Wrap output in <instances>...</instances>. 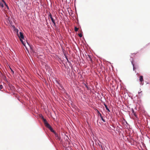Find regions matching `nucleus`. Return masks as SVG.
Masks as SVG:
<instances>
[{"label":"nucleus","instance_id":"f257e3e1","mask_svg":"<svg viewBox=\"0 0 150 150\" xmlns=\"http://www.w3.org/2000/svg\"><path fill=\"white\" fill-rule=\"evenodd\" d=\"M39 116L40 117V118L42 120L44 124L46 127L49 129L50 131L52 132H53V133H55V131L53 130L52 127L48 123L46 120L44 118L42 115V114H40Z\"/></svg>","mask_w":150,"mask_h":150},{"label":"nucleus","instance_id":"f03ea898","mask_svg":"<svg viewBox=\"0 0 150 150\" xmlns=\"http://www.w3.org/2000/svg\"><path fill=\"white\" fill-rule=\"evenodd\" d=\"M48 18L49 19V18L51 19L52 23L55 22V20L53 18L51 13L50 12L49 13Z\"/></svg>","mask_w":150,"mask_h":150},{"label":"nucleus","instance_id":"7ed1b4c3","mask_svg":"<svg viewBox=\"0 0 150 150\" xmlns=\"http://www.w3.org/2000/svg\"><path fill=\"white\" fill-rule=\"evenodd\" d=\"M55 135V137L56 140L60 141L61 140V138L60 136L56 132L54 133Z\"/></svg>","mask_w":150,"mask_h":150},{"label":"nucleus","instance_id":"20e7f679","mask_svg":"<svg viewBox=\"0 0 150 150\" xmlns=\"http://www.w3.org/2000/svg\"><path fill=\"white\" fill-rule=\"evenodd\" d=\"M96 110L97 112L98 116H100V117L101 118V120L103 122H105V119L103 118V116L100 113V112L97 109H96Z\"/></svg>","mask_w":150,"mask_h":150},{"label":"nucleus","instance_id":"39448f33","mask_svg":"<svg viewBox=\"0 0 150 150\" xmlns=\"http://www.w3.org/2000/svg\"><path fill=\"white\" fill-rule=\"evenodd\" d=\"M120 126L119 127V126H117V127H116V129L115 131H117V132L120 133L121 132V131L120 130H122V126L121 125H120Z\"/></svg>","mask_w":150,"mask_h":150},{"label":"nucleus","instance_id":"423d86ee","mask_svg":"<svg viewBox=\"0 0 150 150\" xmlns=\"http://www.w3.org/2000/svg\"><path fill=\"white\" fill-rule=\"evenodd\" d=\"M130 60L131 61L132 64L133 65V70L134 71L135 70V69H136V68L134 66V64L133 63L134 59H133V58H132V57H131V56H130Z\"/></svg>","mask_w":150,"mask_h":150},{"label":"nucleus","instance_id":"0eeeda50","mask_svg":"<svg viewBox=\"0 0 150 150\" xmlns=\"http://www.w3.org/2000/svg\"><path fill=\"white\" fill-rule=\"evenodd\" d=\"M19 33L20 35L19 36L18 35V36L20 38V39H24V36L23 33L22 32H20Z\"/></svg>","mask_w":150,"mask_h":150},{"label":"nucleus","instance_id":"6e6552de","mask_svg":"<svg viewBox=\"0 0 150 150\" xmlns=\"http://www.w3.org/2000/svg\"><path fill=\"white\" fill-rule=\"evenodd\" d=\"M83 83V84L86 87L87 89V90H90V91H91V89L90 87H88V86L87 85L88 83Z\"/></svg>","mask_w":150,"mask_h":150},{"label":"nucleus","instance_id":"1a4fd4ad","mask_svg":"<svg viewBox=\"0 0 150 150\" xmlns=\"http://www.w3.org/2000/svg\"><path fill=\"white\" fill-rule=\"evenodd\" d=\"M131 111H132V112L133 114V115L136 117H137V115L136 114L135 112L134 111V110L133 108H132L131 109Z\"/></svg>","mask_w":150,"mask_h":150},{"label":"nucleus","instance_id":"9d476101","mask_svg":"<svg viewBox=\"0 0 150 150\" xmlns=\"http://www.w3.org/2000/svg\"><path fill=\"white\" fill-rule=\"evenodd\" d=\"M139 81L141 82H143L144 80H143V76H140L139 77Z\"/></svg>","mask_w":150,"mask_h":150},{"label":"nucleus","instance_id":"9b49d317","mask_svg":"<svg viewBox=\"0 0 150 150\" xmlns=\"http://www.w3.org/2000/svg\"><path fill=\"white\" fill-rule=\"evenodd\" d=\"M104 105L105 106V108L109 112H110V110L108 108L107 105L106 104H104Z\"/></svg>","mask_w":150,"mask_h":150},{"label":"nucleus","instance_id":"f8f14e48","mask_svg":"<svg viewBox=\"0 0 150 150\" xmlns=\"http://www.w3.org/2000/svg\"><path fill=\"white\" fill-rule=\"evenodd\" d=\"M23 39H20V40L22 44L25 46V42L23 41L22 40Z\"/></svg>","mask_w":150,"mask_h":150},{"label":"nucleus","instance_id":"ddd939ff","mask_svg":"<svg viewBox=\"0 0 150 150\" xmlns=\"http://www.w3.org/2000/svg\"><path fill=\"white\" fill-rule=\"evenodd\" d=\"M13 31L14 32L16 33L18 35V30L16 28L13 29Z\"/></svg>","mask_w":150,"mask_h":150},{"label":"nucleus","instance_id":"4468645a","mask_svg":"<svg viewBox=\"0 0 150 150\" xmlns=\"http://www.w3.org/2000/svg\"><path fill=\"white\" fill-rule=\"evenodd\" d=\"M100 143H98V145L99 146H100L102 148V149L103 150V146H102V143L100 142Z\"/></svg>","mask_w":150,"mask_h":150},{"label":"nucleus","instance_id":"2eb2a0df","mask_svg":"<svg viewBox=\"0 0 150 150\" xmlns=\"http://www.w3.org/2000/svg\"><path fill=\"white\" fill-rule=\"evenodd\" d=\"M53 26H54L55 28L56 29H57L58 28L56 25V23H55V22H54V23H53Z\"/></svg>","mask_w":150,"mask_h":150},{"label":"nucleus","instance_id":"dca6fc26","mask_svg":"<svg viewBox=\"0 0 150 150\" xmlns=\"http://www.w3.org/2000/svg\"><path fill=\"white\" fill-rule=\"evenodd\" d=\"M74 29L75 32H77L78 31V29L75 26L74 27Z\"/></svg>","mask_w":150,"mask_h":150},{"label":"nucleus","instance_id":"f3484780","mask_svg":"<svg viewBox=\"0 0 150 150\" xmlns=\"http://www.w3.org/2000/svg\"><path fill=\"white\" fill-rule=\"evenodd\" d=\"M111 126L113 128H112V129L113 130L115 131V127L113 125H111Z\"/></svg>","mask_w":150,"mask_h":150},{"label":"nucleus","instance_id":"a211bd4d","mask_svg":"<svg viewBox=\"0 0 150 150\" xmlns=\"http://www.w3.org/2000/svg\"><path fill=\"white\" fill-rule=\"evenodd\" d=\"M0 6L2 8L4 7V5L3 3L1 2H0Z\"/></svg>","mask_w":150,"mask_h":150},{"label":"nucleus","instance_id":"6ab92c4d","mask_svg":"<svg viewBox=\"0 0 150 150\" xmlns=\"http://www.w3.org/2000/svg\"><path fill=\"white\" fill-rule=\"evenodd\" d=\"M2 1L4 3L5 5L7 7L8 9L9 8H8V6L6 4V3L4 1V0H2Z\"/></svg>","mask_w":150,"mask_h":150},{"label":"nucleus","instance_id":"aec40b11","mask_svg":"<svg viewBox=\"0 0 150 150\" xmlns=\"http://www.w3.org/2000/svg\"><path fill=\"white\" fill-rule=\"evenodd\" d=\"M68 63L69 64V66H70V67H71V68H72V64L70 62H68Z\"/></svg>","mask_w":150,"mask_h":150},{"label":"nucleus","instance_id":"412c9836","mask_svg":"<svg viewBox=\"0 0 150 150\" xmlns=\"http://www.w3.org/2000/svg\"><path fill=\"white\" fill-rule=\"evenodd\" d=\"M10 69L11 70V72H12V74L13 75L14 74V71L11 68H10Z\"/></svg>","mask_w":150,"mask_h":150},{"label":"nucleus","instance_id":"4be33fe9","mask_svg":"<svg viewBox=\"0 0 150 150\" xmlns=\"http://www.w3.org/2000/svg\"><path fill=\"white\" fill-rule=\"evenodd\" d=\"M88 60L90 61L91 62H92V63L93 62V60H92L91 57V58H90L89 59H88Z\"/></svg>","mask_w":150,"mask_h":150},{"label":"nucleus","instance_id":"5701e85b","mask_svg":"<svg viewBox=\"0 0 150 150\" xmlns=\"http://www.w3.org/2000/svg\"><path fill=\"white\" fill-rule=\"evenodd\" d=\"M78 35L80 38H81L82 37V34L81 33H79V34H78Z\"/></svg>","mask_w":150,"mask_h":150},{"label":"nucleus","instance_id":"b1692460","mask_svg":"<svg viewBox=\"0 0 150 150\" xmlns=\"http://www.w3.org/2000/svg\"><path fill=\"white\" fill-rule=\"evenodd\" d=\"M11 26L12 27V28H13V29H15L16 28L15 27V26L14 25H11Z\"/></svg>","mask_w":150,"mask_h":150},{"label":"nucleus","instance_id":"393cba45","mask_svg":"<svg viewBox=\"0 0 150 150\" xmlns=\"http://www.w3.org/2000/svg\"><path fill=\"white\" fill-rule=\"evenodd\" d=\"M97 122L98 125L99 126H100V125H101V123L100 122H99V123H98V121H97Z\"/></svg>","mask_w":150,"mask_h":150},{"label":"nucleus","instance_id":"a878e982","mask_svg":"<svg viewBox=\"0 0 150 150\" xmlns=\"http://www.w3.org/2000/svg\"><path fill=\"white\" fill-rule=\"evenodd\" d=\"M27 44L30 46V49H32V48L31 47V46L30 45V44L28 42H27Z\"/></svg>","mask_w":150,"mask_h":150},{"label":"nucleus","instance_id":"bb28decb","mask_svg":"<svg viewBox=\"0 0 150 150\" xmlns=\"http://www.w3.org/2000/svg\"><path fill=\"white\" fill-rule=\"evenodd\" d=\"M3 88V86L2 85H0V90L2 89Z\"/></svg>","mask_w":150,"mask_h":150},{"label":"nucleus","instance_id":"cd10ccee","mask_svg":"<svg viewBox=\"0 0 150 150\" xmlns=\"http://www.w3.org/2000/svg\"><path fill=\"white\" fill-rule=\"evenodd\" d=\"M66 60H67L68 63L69 62H70V61L68 59L67 57H66Z\"/></svg>","mask_w":150,"mask_h":150},{"label":"nucleus","instance_id":"c85d7f7f","mask_svg":"<svg viewBox=\"0 0 150 150\" xmlns=\"http://www.w3.org/2000/svg\"><path fill=\"white\" fill-rule=\"evenodd\" d=\"M88 57H88V59H89L90 58H91V56L90 55H88Z\"/></svg>","mask_w":150,"mask_h":150},{"label":"nucleus","instance_id":"c756f323","mask_svg":"<svg viewBox=\"0 0 150 150\" xmlns=\"http://www.w3.org/2000/svg\"><path fill=\"white\" fill-rule=\"evenodd\" d=\"M64 55L65 58L66 57H67V56L65 53H64Z\"/></svg>","mask_w":150,"mask_h":150},{"label":"nucleus","instance_id":"7c9ffc66","mask_svg":"<svg viewBox=\"0 0 150 150\" xmlns=\"http://www.w3.org/2000/svg\"><path fill=\"white\" fill-rule=\"evenodd\" d=\"M9 22H10V23L11 25H12V22L11 21H10L9 20Z\"/></svg>","mask_w":150,"mask_h":150},{"label":"nucleus","instance_id":"2f4dec72","mask_svg":"<svg viewBox=\"0 0 150 150\" xmlns=\"http://www.w3.org/2000/svg\"><path fill=\"white\" fill-rule=\"evenodd\" d=\"M4 80H5V79H6V77L5 76H4Z\"/></svg>","mask_w":150,"mask_h":150},{"label":"nucleus","instance_id":"473e14b6","mask_svg":"<svg viewBox=\"0 0 150 150\" xmlns=\"http://www.w3.org/2000/svg\"><path fill=\"white\" fill-rule=\"evenodd\" d=\"M101 95H102V96H103V93H101Z\"/></svg>","mask_w":150,"mask_h":150},{"label":"nucleus","instance_id":"72a5a7b5","mask_svg":"<svg viewBox=\"0 0 150 150\" xmlns=\"http://www.w3.org/2000/svg\"><path fill=\"white\" fill-rule=\"evenodd\" d=\"M25 48H26V49H27V47H26V46H25Z\"/></svg>","mask_w":150,"mask_h":150},{"label":"nucleus","instance_id":"f704fd0d","mask_svg":"<svg viewBox=\"0 0 150 150\" xmlns=\"http://www.w3.org/2000/svg\"><path fill=\"white\" fill-rule=\"evenodd\" d=\"M141 92H138V93H141Z\"/></svg>","mask_w":150,"mask_h":150},{"label":"nucleus","instance_id":"c9c22d12","mask_svg":"<svg viewBox=\"0 0 150 150\" xmlns=\"http://www.w3.org/2000/svg\"><path fill=\"white\" fill-rule=\"evenodd\" d=\"M48 23L47 22V24H48Z\"/></svg>","mask_w":150,"mask_h":150},{"label":"nucleus","instance_id":"e433bc0d","mask_svg":"<svg viewBox=\"0 0 150 150\" xmlns=\"http://www.w3.org/2000/svg\"><path fill=\"white\" fill-rule=\"evenodd\" d=\"M18 100L19 101H20V100H19V99L18 98Z\"/></svg>","mask_w":150,"mask_h":150},{"label":"nucleus","instance_id":"4c0bfd02","mask_svg":"<svg viewBox=\"0 0 150 150\" xmlns=\"http://www.w3.org/2000/svg\"><path fill=\"white\" fill-rule=\"evenodd\" d=\"M126 123L128 124V123H127V122H126Z\"/></svg>","mask_w":150,"mask_h":150}]
</instances>
